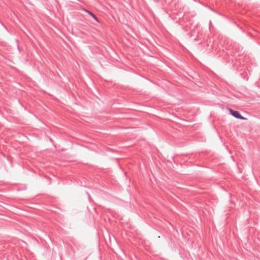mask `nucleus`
<instances>
[{
    "instance_id": "f257e3e1",
    "label": "nucleus",
    "mask_w": 260,
    "mask_h": 260,
    "mask_svg": "<svg viewBox=\"0 0 260 260\" xmlns=\"http://www.w3.org/2000/svg\"><path fill=\"white\" fill-rule=\"evenodd\" d=\"M229 112L230 113V114L233 116H234V117H235L237 119H242V120L246 119V118L241 116L240 115V113L237 111H234V110L229 108Z\"/></svg>"
},
{
    "instance_id": "f03ea898",
    "label": "nucleus",
    "mask_w": 260,
    "mask_h": 260,
    "mask_svg": "<svg viewBox=\"0 0 260 260\" xmlns=\"http://www.w3.org/2000/svg\"><path fill=\"white\" fill-rule=\"evenodd\" d=\"M88 13L96 21H99L98 18L91 12H88Z\"/></svg>"
}]
</instances>
